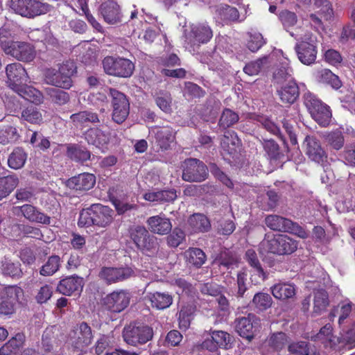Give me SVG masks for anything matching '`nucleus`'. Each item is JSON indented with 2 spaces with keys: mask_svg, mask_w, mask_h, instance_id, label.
I'll return each mask as SVG.
<instances>
[{
  "mask_svg": "<svg viewBox=\"0 0 355 355\" xmlns=\"http://www.w3.org/2000/svg\"><path fill=\"white\" fill-rule=\"evenodd\" d=\"M9 87L24 98L34 103L42 100V94L37 89L28 87V75L26 69L18 62L8 64L6 68Z\"/></svg>",
  "mask_w": 355,
  "mask_h": 355,
  "instance_id": "nucleus-1",
  "label": "nucleus"
},
{
  "mask_svg": "<svg viewBox=\"0 0 355 355\" xmlns=\"http://www.w3.org/2000/svg\"><path fill=\"white\" fill-rule=\"evenodd\" d=\"M74 62L67 60L59 65L58 69L46 68L43 71L44 83L55 87L69 89L73 85L72 76L76 73Z\"/></svg>",
  "mask_w": 355,
  "mask_h": 355,
  "instance_id": "nucleus-2",
  "label": "nucleus"
},
{
  "mask_svg": "<svg viewBox=\"0 0 355 355\" xmlns=\"http://www.w3.org/2000/svg\"><path fill=\"white\" fill-rule=\"evenodd\" d=\"M113 214V210L107 206L93 204L80 211L78 224L80 227L96 225L105 227L112 223Z\"/></svg>",
  "mask_w": 355,
  "mask_h": 355,
  "instance_id": "nucleus-3",
  "label": "nucleus"
},
{
  "mask_svg": "<svg viewBox=\"0 0 355 355\" xmlns=\"http://www.w3.org/2000/svg\"><path fill=\"white\" fill-rule=\"evenodd\" d=\"M297 241L286 234H266L260 248H266L270 253L278 255L291 254L297 249Z\"/></svg>",
  "mask_w": 355,
  "mask_h": 355,
  "instance_id": "nucleus-4",
  "label": "nucleus"
},
{
  "mask_svg": "<svg viewBox=\"0 0 355 355\" xmlns=\"http://www.w3.org/2000/svg\"><path fill=\"white\" fill-rule=\"evenodd\" d=\"M123 338L129 345L137 347L151 340L154 336L152 327L141 322H132L123 328Z\"/></svg>",
  "mask_w": 355,
  "mask_h": 355,
  "instance_id": "nucleus-5",
  "label": "nucleus"
},
{
  "mask_svg": "<svg viewBox=\"0 0 355 355\" xmlns=\"http://www.w3.org/2000/svg\"><path fill=\"white\" fill-rule=\"evenodd\" d=\"M264 223L271 230L288 232L301 239H306L309 235V232L297 223L279 215L270 214L266 216Z\"/></svg>",
  "mask_w": 355,
  "mask_h": 355,
  "instance_id": "nucleus-6",
  "label": "nucleus"
},
{
  "mask_svg": "<svg viewBox=\"0 0 355 355\" xmlns=\"http://www.w3.org/2000/svg\"><path fill=\"white\" fill-rule=\"evenodd\" d=\"M102 64L106 74L119 78H130L135 70L132 61L121 57L106 56Z\"/></svg>",
  "mask_w": 355,
  "mask_h": 355,
  "instance_id": "nucleus-7",
  "label": "nucleus"
},
{
  "mask_svg": "<svg viewBox=\"0 0 355 355\" xmlns=\"http://www.w3.org/2000/svg\"><path fill=\"white\" fill-rule=\"evenodd\" d=\"M224 159L230 164H239L243 161L241 143L234 132L227 131L221 141Z\"/></svg>",
  "mask_w": 355,
  "mask_h": 355,
  "instance_id": "nucleus-8",
  "label": "nucleus"
},
{
  "mask_svg": "<svg viewBox=\"0 0 355 355\" xmlns=\"http://www.w3.org/2000/svg\"><path fill=\"white\" fill-rule=\"evenodd\" d=\"M183 180L189 182H201L209 176L206 164L196 158H187L182 164Z\"/></svg>",
  "mask_w": 355,
  "mask_h": 355,
  "instance_id": "nucleus-9",
  "label": "nucleus"
},
{
  "mask_svg": "<svg viewBox=\"0 0 355 355\" xmlns=\"http://www.w3.org/2000/svg\"><path fill=\"white\" fill-rule=\"evenodd\" d=\"M112 107V120L118 123H123L129 115L130 103L126 96L114 88H109Z\"/></svg>",
  "mask_w": 355,
  "mask_h": 355,
  "instance_id": "nucleus-10",
  "label": "nucleus"
},
{
  "mask_svg": "<svg viewBox=\"0 0 355 355\" xmlns=\"http://www.w3.org/2000/svg\"><path fill=\"white\" fill-rule=\"evenodd\" d=\"M130 236L137 248L143 252H155L158 250L157 239L144 226L137 225L130 230Z\"/></svg>",
  "mask_w": 355,
  "mask_h": 355,
  "instance_id": "nucleus-11",
  "label": "nucleus"
},
{
  "mask_svg": "<svg viewBox=\"0 0 355 355\" xmlns=\"http://www.w3.org/2000/svg\"><path fill=\"white\" fill-rule=\"evenodd\" d=\"M135 271L129 266L102 267L98 272L99 278L107 284H116L135 277Z\"/></svg>",
  "mask_w": 355,
  "mask_h": 355,
  "instance_id": "nucleus-12",
  "label": "nucleus"
},
{
  "mask_svg": "<svg viewBox=\"0 0 355 355\" xmlns=\"http://www.w3.org/2000/svg\"><path fill=\"white\" fill-rule=\"evenodd\" d=\"M94 339L92 327L86 322L77 324L71 337L72 347L78 351H83L90 345Z\"/></svg>",
  "mask_w": 355,
  "mask_h": 355,
  "instance_id": "nucleus-13",
  "label": "nucleus"
},
{
  "mask_svg": "<svg viewBox=\"0 0 355 355\" xmlns=\"http://www.w3.org/2000/svg\"><path fill=\"white\" fill-rule=\"evenodd\" d=\"M299 60L304 64L310 65L315 62L318 51L315 37L310 36L297 43L295 46Z\"/></svg>",
  "mask_w": 355,
  "mask_h": 355,
  "instance_id": "nucleus-14",
  "label": "nucleus"
},
{
  "mask_svg": "<svg viewBox=\"0 0 355 355\" xmlns=\"http://www.w3.org/2000/svg\"><path fill=\"white\" fill-rule=\"evenodd\" d=\"M305 154L313 162L323 165L327 159V154L318 139L314 135H307L303 141Z\"/></svg>",
  "mask_w": 355,
  "mask_h": 355,
  "instance_id": "nucleus-15",
  "label": "nucleus"
},
{
  "mask_svg": "<svg viewBox=\"0 0 355 355\" xmlns=\"http://www.w3.org/2000/svg\"><path fill=\"white\" fill-rule=\"evenodd\" d=\"M130 298L131 295L128 291H115L106 295L103 304L109 311L119 313L128 307Z\"/></svg>",
  "mask_w": 355,
  "mask_h": 355,
  "instance_id": "nucleus-16",
  "label": "nucleus"
},
{
  "mask_svg": "<svg viewBox=\"0 0 355 355\" xmlns=\"http://www.w3.org/2000/svg\"><path fill=\"white\" fill-rule=\"evenodd\" d=\"M233 337L223 331H213L210 338H206L202 344L203 348L216 352L218 348L228 349L232 348Z\"/></svg>",
  "mask_w": 355,
  "mask_h": 355,
  "instance_id": "nucleus-17",
  "label": "nucleus"
},
{
  "mask_svg": "<svg viewBox=\"0 0 355 355\" xmlns=\"http://www.w3.org/2000/svg\"><path fill=\"white\" fill-rule=\"evenodd\" d=\"M4 53L19 61L29 62L35 57V51L33 45L25 42L16 41L10 44V47Z\"/></svg>",
  "mask_w": 355,
  "mask_h": 355,
  "instance_id": "nucleus-18",
  "label": "nucleus"
},
{
  "mask_svg": "<svg viewBox=\"0 0 355 355\" xmlns=\"http://www.w3.org/2000/svg\"><path fill=\"white\" fill-rule=\"evenodd\" d=\"M258 320L257 317L252 313L237 318L234 321L235 330L240 336L251 341L254 337V328Z\"/></svg>",
  "mask_w": 355,
  "mask_h": 355,
  "instance_id": "nucleus-19",
  "label": "nucleus"
},
{
  "mask_svg": "<svg viewBox=\"0 0 355 355\" xmlns=\"http://www.w3.org/2000/svg\"><path fill=\"white\" fill-rule=\"evenodd\" d=\"M84 284L83 278L78 275L67 276L60 280L56 291L64 295L70 296L75 293H80Z\"/></svg>",
  "mask_w": 355,
  "mask_h": 355,
  "instance_id": "nucleus-20",
  "label": "nucleus"
},
{
  "mask_svg": "<svg viewBox=\"0 0 355 355\" xmlns=\"http://www.w3.org/2000/svg\"><path fill=\"white\" fill-rule=\"evenodd\" d=\"M277 94L282 103L291 105L299 98V87L294 80H290L285 85L277 87Z\"/></svg>",
  "mask_w": 355,
  "mask_h": 355,
  "instance_id": "nucleus-21",
  "label": "nucleus"
},
{
  "mask_svg": "<svg viewBox=\"0 0 355 355\" xmlns=\"http://www.w3.org/2000/svg\"><path fill=\"white\" fill-rule=\"evenodd\" d=\"M95 184V175L89 173H83L73 176L66 182L67 187L69 189L81 191L92 189Z\"/></svg>",
  "mask_w": 355,
  "mask_h": 355,
  "instance_id": "nucleus-22",
  "label": "nucleus"
},
{
  "mask_svg": "<svg viewBox=\"0 0 355 355\" xmlns=\"http://www.w3.org/2000/svg\"><path fill=\"white\" fill-rule=\"evenodd\" d=\"M98 10L104 20L108 24H114L122 21L119 6L114 1H108L103 3Z\"/></svg>",
  "mask_w": 355,
  "mask_h": 355,
  "instance_id": "nucleus-23",
  "label": "nucleus"
},
{
  "mask_svg": "<svg viewBox=\"0 0 355 355\" xmlns=\"http://www.w3.org/2000/svg\"><path fill=\"white\" fill-rule=\"evenodd\" d=\"M148 229L153 234L166 235L171 232L172 224L169 218L157 215L149 217L146 220Z\"/></svg>",
  "mask_w": 355,
  "mask_h": 355,
  "instance_id": "nucleus-24",
  "label": "nucleus"
},
{
  "mask_svg": "<svg viewBox=\"0 0 355 355\" xmlns=\"http://www.w3.org/2000/svg\"><path fill=\"white\" fill-rule=\"evenodd\" d=\"M212 36V31L207 24H196L191 26L189 38L193 45L205 44L211 40Z\"/></svg>",
  "mask_w": 355,
  "mask_h": 355,
  "instance_id": "nucleus-25",
  "label": "nucleus"
},
{
  "mask_svg": "<svg viewBox=\"0 0 355 355\" xmlns=\"http://www.w3.org/2000/svg\"><path fill=\"white\" fill-rule=\"evenodd\" d=\"M155 134V143L162 150L170 148L171 143L175 140V132L172 128L155 127L152 130Z\"/></svg>",
  "mask_w": 355,
  "mask_h": 355,
  "instance_id": "nucleus-26",
  "label": "nucleus"
},
{
  "mask_svg": "<svg viewBox=\"0 0 355 355\" xmlns=\"http://www.w3.org/2000/svg\"><path fill=\"white\" fill-rule=\"evenodd\" d=\"M21 293L20 288H12L7 291V296L2 297L0 302V315H8L14 313L18 295Z\"/></svg>",
  "mask_w": 355,
  "mask_h": 355,
  "instance_id": "nucleus-27",
  "label": "nucleus"
},
{
  "mask_svg": "<svg viewBox=\"0 0 355 355\" xmlns=\"http://www.w3.org/2000/svg\"><path fill=\"white\" fill-rule=\"evenodd\" d=\"M22 215L32 223L49 225L51 217L41 212L36 207L26 204L19 207Z\"/></svg>",
  "mask_w": 355,
  "mask_h": 355,
  "instance_id": "nucleus-28",
  "label": "nucleus"
},
{
  "mask_svg": "<svg viewBox=\"0 0 355 355\" xmlns=\"http://www.w3.org/2000/svg\"><path fill=\"white\" fill-rule=\"evenodd\" d=\"M188 224L193 233H206L211 230L209 219L203 214L196 213L189 216Z\"/></svg>",
  "mask_w": 355,
  "mask_h": 355,
  "instance_id": "nucleus-29",
  "label": "nucleus"
},
{
  "mask_svg": "<svg viewBox=\"0 0 355 355\" xmlns=\"http://www.w3.org/2000/svg\"><path fill=\"white\" fill-rule=\"evenodd\" d=\"M28 1V4L25 6V8H27V10L22 12L21 14L22 17L34 18L49 12L52 8L50 4L40 0H29Z\"/></svg>",
  "mask_w": 355,
  "mask_h": 355,
  "instance_id": "nucleus-30",
  "label": "nucleus"
},
{
  "mask_svg": "<svg viewBox=\"0 0 355 355\" xmlns=\"http://www.w3.org/2000/svg\"><path fill=\"white\" fill-rule=\"evenodd\" d=\"M148 297L153 308L164 310L168 308L173 303V297L168 292L155 291L149 293Z\"/></svg>",
  "mask_w": 355,
  "mask_h": 355,
  "instance_id": "nucleus-31",
  "label": "nucleus"
},
{
  "mask_svg": "<svg viewBox=\"0 0 355 355\" xmlns=\"http://www.w3.org/2000/svg\"><path fill=\"white\" fill-rule=\"evenodd\" d=\"M0 270L3 275L12 279H20L24 275L21 263L6 257H4L1 261Z\"/></svg>",
  "mask_w": 355,
  "mask_h": 355,
  "instance_id": "nucleus-32",
  "label": "nucleus"
},
{
  "mask_svg": "<svg viewBox=\"0 0 355 355\" xmlns=\"http://www.w3.org/2000/svg\"><path fill=\"white\" fill-rule=\"evenodd\" d=\"M262 146L268 159L271 162H283L285 159L284 151L273 139L263 140Z\"/></svg>",
  "mask_w": 355,
  "mask_h": 355,
  "instance_id": "nucleus-33",
  "label": "nucleus"
},
{
  "mask_svg": "<svg viewBox=\"0 0 355 355\" xmlns=\"http://www.w3.org/2000/svg\"><path fill=\"white\" fill-rule=\"evenodd\" d=\"M67 155L76 162L84 163L90 159L91 153L81 145L69 144L67 146Z\"/></svg>",
  "mask_w": 355,
  "mask_h": 355,
  "instance_id": "nucleus-34",
  "label": "nucleus"
},
{
  "mask_svg": "<svg viewBox=\"0 0 355 355\" xmlns=\"http://www.w3.org/2000/svg\"><path fill=\"white\" fill-rule=\"evenodd\" d=\"M329 299L327 292L324 289L317 290L313 292V316L321 315L326 311L329 306Z\"/></svg>",
  "mask_w": 355,
  "mask_h": 355,
  "instance_id": "nucleus-35",
  "label": "nucleus"
},
{
  "mask_svg": "<svg viewBox=\"0 0 355 355\" xmlns=\"http://www.w3.org/2000/svg\"><path fill=\"white\" fill-rule=\"evenodd\" d=\"M272 295L278 300L293 299L296 293L295 286L291 284L279 283L271 287Z\"/></svg>",
  "mask_w": 355,
  "mask_h": 355,
  "instance_id": "nucleus-36",
  "label": "nucleus"
},
{
  "mask_svg": "<svg viewBox=\"0 0 355 355\" xmlns=\"http://www.w3.org/2000/svg\"><path fill=\"white\" fill-rule=\"evenodd\" d=\"M85 138L89 144L99 146L109 142V135L99 128H89L85 134Z\"/></svg>",
  "mask_w": 355,
  "mask_h": 355,
  "instance_id": "nucleus-37",
  "label": "nucleus"
},
{
  "mask_svg": "<svg viewBox=\"0 0 355 355\" xmlns=\"http://www.w3.org/2000/svg\"><path fill=\"white\" fill-rule=\"evenodd\" d=\"M175 189L161 190L145 194V199L150 202H170L177 198Z\"/></svg>",
  "mask_w": 355,
  "mask_h": 355,
  "instance_id": "nucleus-38",
  "label": "nucleus"
},
{
  "mask_svg": "<svg viewBox=\"0 0 355 355\" xmlns=\"http://www.w3.org/2000/svg\"><path fill=\"white\" fill-rule=\"evenodd\" d=\"M316 78L318 82L329 85L335 89H338L342 86V82L338 76L328 69H322L318 71Z\"/></svg>",
  "mask_w": 355,
  "mask_h": 355,
  "instance_id": "nucleus-39",
  "label": "nucleus"
},
{
  "mask_svg": "<svg viewBox=\"0 0 355 355\" xmlns=\"http://www.w3.org/2000/svg\"><path fill=\"white\" fill-rule=\"evenodd\" d=\"M44 92L48 98L58 105H64L70 100L69 93L59 88L46 87Z\"/></svg>",
  "mask_w": 355,
  "mask_h": 355,
  "instance_id": "nucleus-40",
  "label": "nucleus"
},
{
  "mask_svg": "<svg viewBox=\"0 0 355 355\" xmlns=\"http://www.w3.org/2000/svg\"><path fill=\"white\" fill-rule=\"evenodd\" d=\"M312 118L321 126H327L331 120V111L325 103L318 106L311 113Z\"/></svg>",
  "mask_w": 355,
  "mask_h": 355,
  "instance_id": "nucleus-41",
  "label": "nucleus"
},
{
  "mask_svg": "<svg viewBox=\"0 0 355 355\" xmlns=\"http://www.w3.org/2000/svg\"><path fill=\"white\" fill-rule=\"evenodd\" d=\"M216 15L224 21H236L239 18V10L229 5L220 4L216 7Z\"/></svg>",
  "mask_w": 355,
  "mask_h": 355,
  "instance_id": "nucleus-42",
  "label": "nucleus"
},
{
  "mask_svg": "<svg viewBox=\"0 0 355 355\" xmlns=\"http://www.w3.org/2000/svg\"><path fill=\"white\" fill-rule=\"evenodd\" d=\"M187 261L196 267L200 268L206 261L207 256L200 248H191L184 252Z\"/></svg>",
  "mask_w": 355,
  "mask_h": 355,
  "instance_id": "nucleus-43",
  "label": "nucleus"
},
{
  "mask_svg": "<svg viewBox=\"0 0 355 355\" xmlns=\"http://www.w3.org/2000/svg\"><path fill=\"white\" fill-rule=\"evenodd\" d=\"M244 259L250 267L254 269L258 276L261 278L262 280L267 279L268 275L263 268L257 254L254 249H248L246 250Z\"/></svg>",
  "mask_w": 355,
  "mask_h": 355,
  "instance_id": "nucleus-44",
  "label": "nucleus"
},
{
  "mask_svg": "<svg viewBox=\"0 0 355 355\" xmlns=\"http://www.w3.org/2000/svg\"><path fill=\"white\" fill-rule=\"evenodd\" d=\"M322 138L327 146L334 150H339L344 146L345 139L341 131L325 132L322 135Z\"/></svg>",
  "mask_w": 355,
  "mask_h": 355,
  "instance_id": "nucleus-45",
  "label": "nucleus"
},
{
  "mask_svg": "<svg viewBox=\"0 0 355 355\" xmlns=\"http://www.w3.org/2000/svg\"><path fill=\"white\" fill-rule=\"evenodd\" d=\"M18 184L19 179L15 175L0 178V200L9 196Z\"/></svg>",
  "mask_w": 355,
  "mask_h": 355,
  "instance_id": "nucleus-46",
  "label": "nucleus"
},
{
  "mask_svg": "<svg viewBox=\"0 0 355 355\" xmlns=\"http://www.w3.org/2000/svg\"><path fill=\"white\" fill-rule=\"evenodd\" d=\"M27 159V153L21 147H16L10 154L8 159V166L13 169L22 168Z\"/></svg>",
  "mask_w": 355,
  "mask_h": 355,
  "instance_id": "nucleus-47",
  "label": "nucleus"
},
{
  "mask_svg": "<svg viewBox=\"0 0 355 355\" xmlns=\"http://www.w3.org/2000/svg\"><path fill=\"white\" fill-rule=\"evenodd\" d=\"M153 96L156 105L162 111L166 114L172 112V97L168 92L159 90L156 92Z\"/></svg>",
  "mask_w": 355,
  "mask_h": 355,
  "instance_id": "nucleus-48",
  "label": "nucleus"
},
{
  "mask_svg": "<svg viewBox=\"0 0 355 355\" xmlns=\"http://www.w3.org/2000/svg\"><path fill=\"white\" fill-rule=\"evenodd\" d=\"M70 119L74 125H81L86 123H96L100 122L98 114L88 110L73 114L71 115Z\"/></svg>",
  "mask_w": 355,
  "mask_h": 355,
  "instance_id": "nucleus-49",
  "label": "nucleus"
},
{
  "mask_svg": "<svg viewBox=\"0 0 355 355\" xmlns=\"http://www.w3.org/2000/svg\"><path fill=\"white\" fill-rule=\"evenodd\" d=\"M272 304L271 296L266 293H257L252 300L250 302V306L259 311H263L270 308Z\"/></svg>",
  "mask_w": 355,
  "mask_h": 355,
  "instance_id": "nucleus-50",
  "label": "nucleus"
},
{
  "mask_svg": "<svg viewBox=\"0 0 355 355\" xmlns=\"http://www.w3.org/2000/svg\"><path fill=\"white\" fill-rule=\"evenodd\" d=\"M24 343V336L17 334L0 348V355H11L15 353Z\"/></svg>",
  "mask_w": 355,
  "mask_h": 355,
  "instance_id": "nucleus-51",
  "label": "nucleus"
},
{
  "mask_svg": "<svg viewBox=\"0 0 355 355\" xmlns=\"http://www.w3.org/2000/svg\"><path fill=\"white\" fill-rule=\"evenodd\" d=\"M61 266V259L58 255L50 256L42 266L40 273L42 276H51L55 274Z\"/></svg>",
  "mask_w": 355,
  "mask_h": 355,
  "instance_id": "nucleus-52",
  "label": "nucleus"
},
{
  "mask_svg": "<svg viewBox=\"0 0 355 355\" xmlns=\"http://www.w3.org/2000/svg\"><path fill=\"white\" fill-rule=\"evenodd\" d=\"M239 120V114L229 108H225L218 121V126L223 129H227Z\"/></svg>",
  "mask_w": 355,
  "mask_h": 355,
  "instance_id": "nucleus-53",
  "label": "nucleus"
},
{
  "mask_svg": "<svg viewBox=\"0 0 355 355\" xmlns=\"http://www.w3.org/2000/svg\"><path fill=\"white\" fill-rule=\"evenodd\" d=\"M266 343L273 350L279 351L286 345L287 336L282 331L272 333L266 339Z\"/></svg>",
  "mask_w": 355,
  "mask_h": 355,
  "instance_id": "nucleus-54",
  "label": "nucleus"
},
{
  "mask_svg": "<svg viewBox=\"0 0 355 355\" xmlns=\"http://www.w3.org/2000/svg\"><path fill=\"white\" fill-rule=\"evenodd\" d=\"M21 118L31 123L35 124H40L43 120L42 113L34 105H30L23 110Z\"/></svg>",
  "mask_w": 355,
  "mask_h": 355,
  "instance_id": "nucleus-55",
  "label": "nucleus"
},
{
  "mask_svg": "<svg viewBox=\"0 0 355 355\" xmlns=\"http://www.w3.org/2000/svg\"><path fill=\"white\" fill-rule=\"evenodd\" d=\"M216 260L220 266L227 269L232 267L238 262V258L236 254L227 249L221 251Z\"/></svg>",
  "mask_w": 355,
  "mask_h": 355,
  "instance_id": "nucleus-56",
  "label": "nucleus"
},
{
  "mask_svg": "<svg viewBox=\"0 0 355 355\" xmlns=\"http://www.w3.org/2000/svg\"><path fill=\"white\" fill-rule=\"evenodd\" d=\"M292 69L290 67H281L275 70L273 73L274 84L282 86L285 85L290 80H293L291 77Z\"/></svg>",
  "mask_w": 355,
  "mask_h": 355,
  "instance_id": "nucleus-57",
  "label": "nucleus"
},
{
  "mask_svg": "<svg viewBox=\"0 0 355 355\" xmlns=\"http://www.w3.org/2000/svg\"><path fill=\"white\" fill-rule=\"evenodd\" d=\"M19 135L15 128L8 125L0 128V144H7L16 141Z\"/></svg>",
  "mask_w": 355,
  "mask_h": 355,
  "instance_id": "nucleus-58",
  "label": "nucleus"
},
{
  "mask_svg": "<svg viewBox=\"0 0 355 355\" xmlns=\"http://www.w3.org/2000/svg\"><path fill=\"white\" fill-rule=\"evenodd\" d=\"M169 233L166 237V242L169 247L177 248L185 240V233L179 227H175Z\"/></svg>",
  "mask_w": 355,
  "mask_h": 355,
  "instance_id": "nucleus-59",
  "label": "nucleus"
},
{
  "mask_svg": "<svg viewBox=\"0 0 355 355\" xmlns=\"http://www.w3.org/2000/svg\"><path fill=\"white\" fill-rule=\"evenodd\" d=\"M267 63L268 57L264 56L248 63L243 68V71L250 76L257 75Z\"/></svg>",
  "mask_w": 355,
  "mask_h": 355,
  "instance_id": "nucleus-60",
  "label": "nucleus"
},
{
  "mask_svg": "<svg viewBox=\"0 0 355 355\" xmlns=\"http://www.w3.org/2000/svg\"><path fill=\"white\" fill-rule=\"evenodd\" d=\"M254 120L257 121L264 129H266L271 134L282 137L279 128L274 121H272L268 117L258 115L254 118Z\"/></svg>",
  "mask_w": 355,
  "mask_h": 355,
  "instance_id": "nucleus-61",
  "label": "nucleus"
},
{
  "mask_svg": "<svg viewBox=\"0 0 355 355\" xmlns=\"http://www.w3.org/2000/svg\"><path fill=\"white\" fill-rule=\"evenodd\" d=\"M13 39L14 33L9 28L2 26L0 28V47L3 52L15 42Z\"/></svg>",
  "mask_w": 355,
  "mask_h": 355,
  "instance_id": "nucleus-62",
  "label": "nucleus"
},
{
  "mask_svg": "<svg viewBox=\"0 0 355 355\" xmlns=\"http://www.w3.org/2000/svg\"><path fill=\"white\" fill-rule=\"evenodd\" d=\"M279 19L285 28L294 26L297 22V16L294 12L284 10L280 12Z\"/></svg>",
  "mask_w": 355,
  "mask_h": 355,
  "instance_id": "nucleus-63",
  "label": "nucleus"
},
{
  "mask_svg": "<svg viewBox=\"0 0 355 355\" xmlns=\"http://www.w3.org/2000/svg\"><path fill=\"white\" fill-rule=\"evenodd\" d=\"M304 104L308 109L310 114L314 111L318 106H322L324 103L322 102L315 94L307 92L303 95Z\"/></svg>",
  "mask_w": 355,
  "mask_h": 355,
  "instance_id": "nucleus-64",
  "label": "nucleus"
}]
</instances>
